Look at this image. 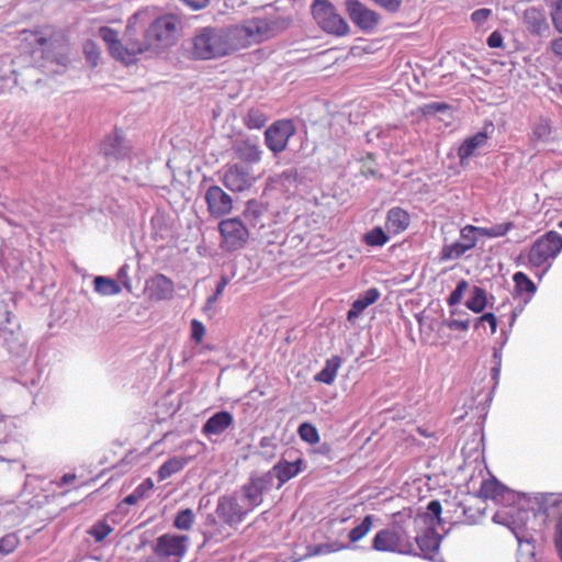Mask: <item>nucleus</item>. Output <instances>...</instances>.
Returning <instances> with one entry per match:
<instances>
[{"label":"nucleus","instance_id":"1a4fd4ad","mask_svg":"<svg viewBox=\"0 0 562 562\" xmlns=\"http://www.w3.org/2000/svg\"><path fill=\"white\" fill-rule=\"evenodd\" d=\"M495 131L492 121H485L482 128L476 133L467 136L457 149V156L462 167H465L469 159L479 155L477 150L487 145L488 139Z\"/></svg>","mask_w":562,"mask_h":562},{"label":"nucleus","instance_id":"0eeeda50","mask_svg":"<svg viewBox=\"0 0 562 562\" xmlns=\"http://www.w3.org/2000/svg\"><path fill=\"white\" fill-rule=\"evenodd\" d=\"M273 487L270 473H251L240 487L241 498L251 513L263 503V495Z\"/></svg>","mask_w":562,"mask_h":562},{"label":"nucleus","instance_id":"412c9836","mask_svg":"<svg viewBox=\"0 0 562 562\" xmlns=\"http://www.w3.org/2000/svg\"><path fill=\"white\" fill-rule=\"evenodd\" d=\"M522 502L530 506L533 517L538 515L549 517L555 514V509L562 505V499L554 493H537L533 495L525 493Z\"/></svg>","mask_w":562,"mask_h":562},{"label":"nucleus","instance_id":"5fc2aeb1","mask_svg":"<svg viewBox=\"0 0 562 562\" xmlns=\"http://www.w3.org/2000/svg\"><path fill=\"white\" fill-rule=\"evenodd\" d=\"M451 315H465L467 317L464 319H457V318H450L445 319L442 322V325L451 330H461L467 331L470 327V318L469 315L464 311L459 310H452Z\"/></svg>","mask_w":562,"mask_h":562},{"label":"nucleus","instance_id":"e2e57ef3","mask_svg":"<svg viewBox=\"0 0 562 562\" xmlns=\"http://www.w3.org/2000/svg\"><path fill=\"white\" fill-rule=\"evenodd\" d=\"M205 331H206V329L202 322H200L199 319H195V318L191 319L190 336L194 342H196V344L202 342Z\"/></svg>","mask_w":562,"mask_h":562},{"label":"nucleus","instance_id":"72a5a7b5","mask_svg":"<svg viewBox=\"0 0 562 562\" xmlns=\"http://www.w3.org/2000/svg\"><path fill=\"white\" fill-rule=\"evenodd\" d=\"M524 22L529 33L535 36H543L550 30L544 14L536 8H529L524 12Z\"/></svg>","mask_w":562,"mask_h":562},{"label":"nucleus","instance_id":"c03bdc74","mask_svg":"<svg viewBox=\"0 0 562 562\" xmlns=\"http://www.w3.org/2000/svg\"><path fill=\"white\" fill-rule=\"evenodd\" d=\"M18 86V74L11 61L3 63L0 59V94Z\"/></svg>","mask_w":562,"mask_h":562},{"label":"nucleus","instance_id":"a878e982","mask_svg":"<svg viewBox=\"0 0 562 562\" xmlns=\"http://www.w3.org/2000/svg\"><path fill=\"white\" fill-rule=\"evenodd\" d=\"M379 289L372 286L360 293L356 300L351 303L350 308L347 312L346 318L350 324H355L356 321L370 305L374 304L380 299Z\"/></svg>","mask_w":562,"mask_h":562},{"label":"nucleus","instance_id":"9d476101","mask_svg":"<svg viewBox=\"0 0 562 562\" xmlns=\"http://www.w3.org/2000/svg\"><path fill=\"white\" fill-rule=\"evenodd\" d=\"M480 496L492 499L495 504L506 505L520 504L525 498V493L510 490L496 477L483 480L480 487Z\"/></svg>","mask_w":562,"mask_h":562},{"label":"nucleus","instance_id":"393cba45","mask_svg":"<svg viewBox=\"0 0 562 562\" xmlns=\"http://www.w3.org/2000/svg\"><path fill=\"white\" fill-rule=\"evenodd\" d=\"M234 423V416L231 412L222 409L212 414L202 426V434L211 438L220 436L228 429Z\"/></svg>","mask_w":562,"mask_h":562},{"label":"nucleus","instance_id":"f704fd0d","mask_svg":"<svg viewBox=\"0 0 562 562\" xmlns=\"http://www.w3.org/2000/svg\"><path fill=\"white\" fill-rule=\"evenodd\" d=\"M516 540L518 542V553L525 558L522 562H536V542L533 531L531 530H517Z\"/></svg>","mask_w":562,"mask_h":562},{"label":"nucleus","instance_id":"49530a36","mask_svg":"<svg viewBox=\"0 0 562 562\" xmlns=\"http://www.w3.org/2000/svg\"><path fill=\"white\" fill-rule=\"evenodd\" d=\"M268 115L258 108H251L243 117V122L249 130H261L268 122Z\"/></svg>","mask_w":562,"mask_h":562},{"label":"nucleus","instance_id":"f03ea898","mask_svg":"<svg viewBox=\"0 0 562 562\" xmlns=\"http://www.w3.org/2000/svg\"><path fill=\"white\" fill-rule=\"evenodd\" d=\"M147 11H136L130 16L125 29L123 41L120 40L119 33L110 26H101L99 29V35L106 44L110 55L124 63H132L136 55L143 54V47L140 41L136 38L137 24L142 26L146 23Z\"/></svg>","mask_w":562,"mask_h":562},{"label":"nucleus","instance_id":"2eb2a0df","mask_svg":"<svg viewBox=\"0 0 562 562\" xmlns=\"http://www.w3.org/2000/svg\"><path fill=\"white\" fill-rule=\"evenodd\" d=\"M345 8L351 22L367 34L372 33L380 23V14L359 0H346Z\"/></svg>","mask_w":562,"mask_h":562},{"label":"nucleus","instance_id":"13d9d810","mask_svg":"<svg viewBox=\"0 0 562 562\" xmlns=\"http://www.w3.org/2000/svg\"><path fill=\"white\" fill-rule=\"evenodd\" d=\"M20 540L16 533H7L0 538V554L7 555L12 553L19 546Z\"/></svg>","mask_w":562,"mask_h":562},{"label":"nucleus","instance_id":"338daca9","mask_svg":"<svg viewBox=\"0 0 562 562\" xmlns=\"http://www.w3.org/2000/svg\"><path fill=\"white\" fill-rule=\"evenodd\" d=\"M391 14L397 13L403 4V0H370Z\"/></svg>","mask_w":562,"mask_h":562},{"label":"nucleus","instance_id":"e433bc0d","mask_svg":"<svg viewBox=\"0 0 562 562\" xmlns=\"http://www.w3.org/2000/svg\"><path fill=\"white\" fill-rule=\"evenodd\" d=\"M341 363L342 359L338 355L326 359L323 369L314 375V381L324 383L326 385L333 384Z\"/></svg>","mask_w":562,"mask_h":562},{"label":"nucleus","instance_id":"69168bd1","mask_svg":"<svg viewBox=\"0 0 562 562\" xmlns=\"http://www.w3.org/2000/svg\"><path fill=\"white\" fill-rule=\"evenodd\" d=\"M515 227L514 222H503L491 226V238L506 236Z\"/></svg>","mask_w":562,"mask_h":562},{"label":"nucleus","instance_id":"f257e3e1","mask_svg":"<svg viewBox=\"0 0 562 562\" xmlns=\"http://www.w3.org/2000/svg\"><path fill=\"white\" fill-rule=\"evenodd\" d=\"M229 32L218 26L196 27L190 38L182 42L187 57L192 60H212L227 56L234 45L229 42Z\"/></svg>","mask_w":562,"mask_h":562},{"label":"nucleus","instance_id":"2f4dec72","mask_svg":"<svg viewBox=\"0 0 562 562\" xmlns=\"http://www.w3.org/2000/svg\"><path fill=\"white\" fill-rule=\"evenodd\" d=\"M553 125L548 117L540 116L531 124V133L529 135L533 147L538 144H548L553 140Z\"/></svg>","mask_w":562,"mask_h":562},{"label":"nucleus","instance_id":"6e6d98bb","mask_svg":"<svg viewBox=\"0 0 562 562\" xmlns=\"http://www.w3.org/2000/svg\"><path fill=\"white\" fill-rule=\"evenodd\" d=\"M280 179L283 183H288L290 186L303 184L304 169L297 167L288 168L281 172Z\"/></svg>","mask_w":562,"mask_h":562},{"label":"nucleus","instance_id":"7c9ffc66","mask_svg":"<svg viewBox=\"0 0 562 562\" xmlns=\"http://www.w3.org/2000/svg\"><path fill=\"white\" fill-rule=\"evenodd\" d=\"M514 293L513 296L524 299L525 304H529L537 293V284L522 271L513 274Z\"/></svg>","mask_w":562,"mask_h":562},{"label":"nucleus","instance_id":"864d4df0","mask_svg":"<svg viewBox=\"0 0 562 562\" xmlns=\"http://www.w3.org/2000/svg\"><path fill=\"white\" fill-rule=\"evenodd\" d=\"M112 531L113 527L105 519H100L95 521L87 532L95 542L99 543L102 542Z\"/></svg>","mask_w":562,"mask_h":562},{"label":"nucleus","instance_id":"4be33fe9","mask_svg":"<svg viewBox=\"0 0 562 562\" xmlns=\"http://www.w3.org/2000/svg\"><path fill=\"white\" fill-rule=\"evenodd\" d=\"M207 210L212 216H224L233 209V199L218 186H211L204 194Z\"/></svg>","mask_w":562,"mask_h":562},{"label":"nucleus","instance_id":"ea45409f","mask_svg":"<svg viewBox=\"0 0 562 562\" xmlns=\"http://www.w3.org/2000/svg\"><path fill=\"white\" fill-rule=\"evenodd\" d=\"M389 240V232L381 226H374L361 236V241L370 248H382Z\"/></svg>","mask_w":562,"mask_h":562},{"label":"nucleus","instance_id":"5701e85b","mask_svg":"<svg viewBox=\"0 0 562 562\" xmlns=\"http://www.w3.org/2000/svg\"><path fill=\"white\" fill-rule=\"evenodd\" d=\"M24 41L32 46V53H40L43 58H50V49L53 47V31L50 27L44 30L23 31Z\"/></svg>","mask_w":562,"mask_h":562},{"label":"nucleus","instance_id":"aec40b11","mask_svg":"<svg viewBox=\"0 0 562 562\" xmlns=\"http://www.w3.org/2000/svg\"><path fill=\"white\" fill-rule=\"evenodd\" d=\"M278 30V20L270 18H254L248 20L240 29L247 37L255 42H260L274 36Z\"/></svg>","mask_w":562,"mask_h":562},{"label":"nucleus","instance_id":"6e6552de","mask_svg":"<svg viewBox=\"0 0 562 562\" xmlns=\"http://www.w3.org/2000/svg\"><path fill=\"white\" fill-rule=\"evenodd\" d=\"M532 510L527 503L506 505L502 510H497L493 517V522L506 526L516 537L517 530H529L527 522L530 518Z\"/></svg>","mask_w":562,"mask_h":562},{"label":"nucleus","instance_id":"cd10ccee","mask_svg":"<svg viewBox=\"0 0 562 562\" xmlns=\"http://www.w3.org/2000/svg\"><path fill=\"white\" fill-rule=\"evenodd\" d=\"M442 506L438 499L428 502L425 512H418L414 518L416 527L423 526L426 529H437L442 524Z\"/></svg>","mask_w":562,"mask_h":562},{"label":"nucleus","instance_id":"c756f323","mask_svg":"<svg viewBox=\"0 0 562 562\" xmlns=\"http://www.w3.org/2000/svg\"><path fill=\"white\" fill-rule=\"evenodd\" d=\"M412 522V516L406 510L396 512L392 516L391 522L385 527L402 544L411 539L408 526Z\"/></svg>","mask_w":562,"mask_h":562},{"label":"nucleus","instance_id":"423d86ee","mask_svg":"<svg viewBox=\"0 0 562 562\" xmlns=\"http://www.w3.org/2000/svg\"><path fill=\"white\" fill-rule=\"evenodd\" d=\"M311 12L317 25L327 34L345 36L350 27L329 0H314Z\"/></svg>","mask_w":562,"mask_h":562},{"label":"nucleus","instance_id":"473e14b6","mask_svg":"<svg viewBox=\"0 0 562 562\" xmlns=\"http://www.w3.org/2000/svg\"><path fill=\"white\" fill-rule=\"evenodd\" d=\"M409 223L408 212L400 206L391 207L386 213L385 227L389 233L400 234L409 226Z\"/></svg>","mask_w":562,"mask_h":562},{"label":"nucleus","instance_id":"a211bd4d","mask_svg":"<svg viewBox=\"0 0 562 562\" xmlns=\"http://www.w3.org/2000/svg\"><path fill=\"white\" fill-rule=\"evenodd\" d=\"M292 452L286 451L285 454L266 473L272 476V484L274 479L278 480L277 488L282 487L290 480L299 475L305 465L303 458L296 457L293 460H288L285 456L291 458Z\"/></svg>","mask_w":562,"mask_h":562},{"label":"nucleus","instance_id":"8fccbe9b","mask_svg":"<svg viewBox=\"0 0 562 562\" xmlns=\"http://www.w3.org/2000/svg\"><path fill=\"white\" fill-rule=\"evenodd\" d=\"M373 519V515H366L356 527L350 529L348 532L350 543H356L368 535L372 528Z\"/></svg>","mask_w":562,"mask_h":562},{"label":"nucleus","instance_id":"f3484780","mask_svg":"<svg viewBox=\"0 0 562 562\" xmlns=\"http://www.w3.org/2000/svg\"><path fill=\"white\" fill-rule=\"evenodd\" d=\"M255 181L251 168L241 162L228 166L223 175L224 186L233 192H243L252 187Z\"/></svg>","mask_w":562,"mask_h":562},{"label":"nucleus","instance_id":"680f3d73","mask_svg":"<svg viewBox=\"0 0 562 562\" xmlns=\"http://www.w3.org/2000/svg\"><path fill=\"white\" fill-rule=\"evenodd\" d=\"M479 324H487L491 328V334H495L497 330V318L494 313H483L481 316L474 319V329L479 330Z\"/></svg>","mask_w":562,"mask_h":562},{"label":"nucleus","instance_id":"6ab92c4d","mask_svg":"<svg viewBox=\"0 0 562 562\" xmlns=\"http://www.w3.org/2000/svg\"><path fill=\"white\" fill-rule=\"evenodd\" d=\"M371 548L378 552H391L403 555H417V551L411 541L402 544L396 538L386 529L379 530L371 540Z\"/></svg>","mask_w":562,"mask_h":562},{"label":"nucleus","instance_id":"a19ab883","mask_svg":"<svg viewBox=\"0 0 562 562\" xmlns=\"http://www.w3.org/2000/svg\"><path fill=\"white\" fill-rule=\"evenodd\" d=\"M216 514H209L205 517L204 529L202 530L203 542L200 548L206 546L211 541L217 542V537L222 535L223 526L218 522Z\"/></svg>","mask_w":562,"mask_h":562},{"label":"nucleus","instance_id":"09e8293b","mask_svg":"<svg viewBox=\"0 0 562 562\" xmlns=\"http://www.w3.org/2000/svg\"><path fill=\"white\" fill-rule=\"evenodd\" d=\"M468 251L467 247L460 241L445 244L439 252V260L447 262L461 258Z\"/></svg>","mask_w":562,"mask_h":562},{"label":"nucleus","instance_id":"ddd939ff","mask_svg":"<svg viewBox=\"0 0 562 562\" xmlns=\"http://www.w3.org/2000/svg\"><path fill=\"white\" fill-rule=\"evenodd\" d=\"M189 538L181 533H164L153 546L154 553L159 558H173L179 562L188 551Z\"/></svg>","mask_w":562,"mask_h":562},{"label":"nucleus","instance_id":"c9c22d12","mask_svg":"<svg viewBox=\"0 0 562 562\" xmlns=\"http://www.w3.org/2000/svg\"><path fill=\"white\" fill-rule=\"evenodd\" d=\"M267 213V206L257 199H250L247 201L246 206L243 211V216L254 228H261L265 226L262 218Z\"/></svg>","mask_w":562,"mask_h":562},{"label":"nucleus","instance_id":"79ce46f5","mask_svg":"<svg viewBox=\"0 0 562 562\" xmlns=\"http://www.w3.org/2000/svg\"><path fill=\"white\" fill-rule=\"evenodd\" d=\"M488 304L486 291L474 285L470 292V296L465 301V306L475 314L482 313Z\"/></svg>","mask_w":562,"mask_h":562},{"label":"nucleus","instance_id":"3c124183","mask_svg":"<svg viewBox=\"0 0 562 562\" xmlns=\"http://www.w3.org/2000/svg\"><path fill=\"white\" fill-rule=\"evenodd\" d=\"M297 435L302 441L308 445H316L319 442L318 429L310 422H303L299 425Z\"/></svg>","mask_w":562,"mask_h":562},{"label":"nucleus","instance_id":"0e129e2a","mask_svg":"<svg viewBox=\"0 0 562 562\" xmlns=\"http://www.w3.org/2000/svg\"><path fill=\"white\" fill-rule=\"evenodd\" d=\"M471 224L465 225L460 229V240L469 250L473 249L477 244V237L474 232H469Z\"/></svg>","mask_w":562,"mask_h":562},{"label":"nucleus","instance_id":"58836bf2","mask_svg":"<svg viewBox=\"0 0 562 562\" xmlns=\"http://www.w3.org/2000/svg\"><path fill=\"white\" fill-rule=\"evenodd\" d=\"M94 291L102 296H114L122 292V286L111 277L95 276L92 280Z\"/></svg>","mask_w":562,"mask_h":562},{"label":"nucleus","instance_id":"bf43d9fd","mask_svg":"<svg viewBox=\"0 0 562 562\" xmlns=\"http://www.w3.org/2000/svg\"><path fill=\"white\" fill-rule=\"evenodd\" d=\"M131 267L128 263H123L116 271L115 280L121 284L122 289L124 288L127 292H132V281L130 278Z\"/></svg>","mask_w":562,"mask_h":562},{"label":"nucleus","instance_id":"4d7b16f0","mask_svg":"<svg viewBox=\"0 0 562 562\" xmlns=\"http://www.w3.org/2000/svg\"><path fill=\"white\" fill-rule=\"evenodd\" d=\"M468 288H469V282L464 279H460L457 282L454 290L451 291V293L448 295V297L446 300L447 304L450 307H453V306L460 304L463 299L464 292L468 290Z\"/></svg>","mask_w":562,"mask_h":562},{"label":"nucleus","instance_id":"9b49d317","mask_svg":"<svg viewBox=\"0 0 562 562\" xmlns=\"http://www.w3.org/2000/svg\"><path fill=\"white\" fill-rule=\"evenodd\" d=\"M295 133L296 127L293 121L289 119L277 120L265 131V144L277 156L286 148L290 138Z\"/></svg>","mask_w":562,"mask_h":562},{"label":"nucleus","instance_id":"bb28decb","mask_svg":"<svg viewBox=\"0 0 562 562\" xmlns=\"http://www.w3.org/2000/svg\"><path fill=\"white\" fill-rule=\"evenodd\" d=\"M149 297L154 301H167L172 299L175 285L170 278L157 273L147 281Z\"/></svg>","mask_w":562,"mask_h":562},{"label":"nucleus","instance_id":"f8f14e48","mask_svg":"<svg viewBox=\"0 0 562 562\" xmlns=\"http://www.w3.org/2000/svg\"><path fill=\"white\" fill-rule=\"evenodd\" d=\"M218 231L224 248L228 251L241 249L248 240L249 233L239 217H231L220 222Z\"/></svg>","mask_w":562,"mask_h":562},{"label":"nucleus","instance_id":"39448f33","mask_svg":"<svg viewBox=\"0 0 562 562\" xmlns=\"http://www.w3.org/2000/svg\"><path fill=\"white\" fill-rule=\"evenodd\" d=\"M562 251V235L555 231H548L536 238L528 252L530 269H539L543 263H551Z\"/></svg>","mask_w":562,"mask_h":562},{"label":"nucleus","instance_id":"4468645a","mask_svg":"<svg viewBox=\"0 0 562 562\" xmlns=\"http://www.w3.org/2000/svg\"><path fill=\"white\" fill-rule=\"evenodd\" d=\"M250 512L243 506L235 494L222 495L217 499L215 514L229 527H237Z\"/></svg>","mask_w":562,"mask_h":562},{"label":"nucleus","instance_id":"4c0bfd02","mask_svg":"<svg viewBox=\"0 0 562 562\" xmlns=\"http://www.w3.org/2000/svg\"><path fill=\"white\" fill-rule=\"evenodd\" d=\"M189 462L188 457L175 456L167 459L157 470L158 482H162L171 475L180 472Z\"/></svg>","mask_w":562,"mask_h":562},{"label":"nucleus","instance_id":"37998d69","mask_svg":"<svg viewBox=\"0 0 562 562\" xmlns=\"http://www.w3.org/2000/svg\"><path fill=\"white\" fill-rule=\"evenodd\" d=\"M351 544L349 543H340L339 541H329L325 543L310 544L307 546V552L305 557H316L328 553L338 552L345 549H351Z\"/></svg>","mask_w":562,"mask_h":562},{"label":"nucleus","instance_id":"dca6fc26","mask_svg":"<svg viewBox=\"0 0 562 562\" xmlns=\"http://www.w3.org/2000/svg\"><path fill=\"white\" fill-rule=\"evenodd\" d=\"M130 150L131 148L124 138L123 131L119 128L108 134L100 145V154H102L109 165L124 161L128 157Z\"/></svg>","mask_w":562,"mask_h":562},{"label":"nucleus","instance_id":"20e7f679","mask_svg":"<svg viewBox=\"0 0 562 562\" xmlns=\"http://www.w3.org/2000/svg\"><path fill=\"white\" fill-rule=\"evenodd\" d=\"M14 318L11 312H7L5 321L0 325V345L8 351L11 360L21 367L27 363L32 351L20 324Z\"/></svg>","mask_w":562,"mask_h":562},{"label":"nucleus","instance_id":"b1692460","mask_svg":"<svg viewBox=\"0 0 562 562\" xmlns=\"http://www.w3.org/2000/svg\"><path fill=\"white\" fill-rule=\"evenodd\" d=\"M443 537L439 535L437 529H426L423 535H417L414 540L420 552H417L416 557H422L423 559L429 561H436L435 557L440 549V544Z\"/></svg>","mask_w":562,"mask_h":562},{"label":"nucleus","instance_id":"c85d7f7f","mask_svg":"<svg viewBox=\"0 0 562 562\" xmlns=\"http://www.w3.org/2000/svg\"><path fill=\"white\" fill-rule=\"evenodd\" d=\"M235 153L245 162L244 165L258 164L262 155L259 138L257 136L246 137L236 145Z\"/></svg>","mask_w":562,"mask_h":562},{"label":"nucleus","instance_id":"de8ad7c7","mask_svg":"<svg viewBox=\"0 0 562 562\" xmlns=\"http://www.w3.org/2000/svg\"><path fill=\"white\" fill-rule=\"evenodd\" d=\"M153 488L154 482L150 477H147L143 480L142 483L138 484L131 494L125 496L122 503L128 506L136 505L139 502V499L146 497Z\"/></svg>","mask_w":562,"mask_h":562},{"label":"nucleus","instance_id":"774afa93","mask_svg":"<svg viewBox=\"0 0 562 562\" xmlns=\"http://www.w3.org/2000/svg\"><path fill=\"white\" fill-rule=\"evenodd\" d=\"M554 547L559 559L562 561V514L560 515L554 530Z\"/></svg>","mask_w":562,"mask_h":562},{"label":"nucleus","instance_id":"a18cd8bd","mask_svg":"<svg viewBox=\"0 0 562 562\" xmlns=\"http://www.w3.org/2000/svg\"><path fill=\"white\" fill-rule=\"evenodd\" d=\"M502 347H494L493 348V353H492V362H493V366L491 368V381H492V390L491 392L488 393V396H487V401L491 402L492 401V397L499 384V379H501V370H502Z\"/></svg>","mask_w":562,"mask_h":562},{"label":"nucleus","instance_id":"7ed1b4c3","mask_svg":"<svg viewBox=\"0 0 562 562\" xmlns=\"http://www.w3.org/2000/svg\"><path fill=\"white\" fill-rule=\"evenodd\" d=\"M149 13V10L145 9ZM181 21L176 14H164L153 21H149V14L146 18V23L142 26L137 24V31L144 30V40L140 41L143 53L147 50H157L159 48L169 46L177 40V34L180 29Z\"/></svg>","mask_w":562,"mask_h":562},{"label":"nucleus","instance_id":"052dcab7","mask_svg":"<svg viewBox=\"0 0 562 562\" xmlns=\"http://www.w3.org/2000/svg\"><path fill=\"white\" fill-rule=\"evenodd\" d=\"M550 18L555 31L562 34V0H557L550 5Z\"/></svg>","mask_w":562,"mask_h":562},{"label":"nucleus","instance_id":"603ef678","mask_svg":"<svg viewBox=\"0 0 562 562\" xmlns=\"http://www.w3.org/2000/svg\"><path fill=\"white\" fill-rule=\"evenodd\" d=\"M195 515L191 508L179 509L173 518V527L178 530H189L194 522Z\"/></svg>","mask_w":562,"mask_h":562}]
</instances>
